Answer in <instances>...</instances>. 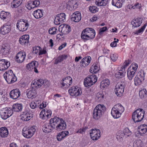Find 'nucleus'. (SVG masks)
Returning a JSON list of instances; mask_svg holds the SVG:
<instances>
[{"label": "nucleus", "mask_w": 147, "mask_h": 147, "mask_svg": "<svg viewBox=\"0 0 147 147\" xmlns=\"http://www.w3.org/2000/svg\"><path fill=\"white\" fill-rule=\"evenodd\" d=\"M108 0H96L95 3L98 6H106L108 3Z\"/></svg>", "instance_id": "nucleus-43"}, {"label": "nucleus", "mask_w": 147, "mask_h": 147, "mask_svg": "<svg viewBox=\"0 0 147 147\" xmlns=\"http://www.w3.org/2000/svg\"><path fill=\"white\" fill-rule=\"evenodd\" d=\"M54 129H55V128L49 123V124H45L43 126L42 129L43 132L46 133H48L51 132Z\"/></svg>", "instance_id": "nucleus-29"}, {"label": "nucleus", "mask_w": 147, "mask_h": 147, "mask_svg": "<svg viewBox=\"0 0 147 147\" xmlns=\"http://www.w3.org/2000/svg\"><path fill=\"white\" fill-rule=\"evenodd\" d=\"M66 126V122L63 119H61L60 122L55 127H56V130L60 131L65 129Z\"/></svg>", "instance_id": "nucleus-23"}, {"label": "nucleus", "mask_w": 147, "mask_h": 147, "mask_svg": "<svg viewBox=\"0 0 147 147\" xmlns=\"http://www.w3.org/2000/svg\"><path fill=\"white\" fill-rule=\"evenodd\" d=\"M4 77L9 84L14 83L17 80V78L13 71L10 69L5 72L3 74Z\"/></svg>", "instance_id": "nucleus-4"}, {"label": "nucleus", "mask_w": 147, "mask_h": 147, "mask_svg": "<svg viewBox=\"0 0 147 147\" xmlns=\"http://www.w3.org/2000/svg\"><path fill=\"white\" fill-rule=\"evenodd\" d=\"M27 128L30 132H31V133L33 136L36 131V127L35 126H33L29 127Z\"/></svg>", "instance_id": "nucleus-58"}, {"label": "nucleus", "mask_w": 147, "mask_h": 147, "mask_svg": "<svg viewBox=\"0 0 147 147\" xmlns=\"http://www.w3.org/2000/svg\"><path fill=\"white\" fill-rule=\"evenodd\" d=\"M124 110V107L121 104H117L114 105L112 108L111 114L114 118H118L121 117Z\"/></svg>", "instance_id": "nucleus-2"}, {"label": "nucleus", "mask_w": 147, "mask_h": 147, "mask_svg": "<svg viewBox=\"0 0 147 147\" xmlns=\"http://www.w3.org/2000/svg\"><path fill=\"white\" fill-rule=\"evenodd\" d=\"M147 26V24H145L140 29L134 32L135 34L138 35L139 33L142 32L145 29L146 26Z\"/></svg>", "instance_id": "nucleus-59"}, {"label": "nucleus", "mask_w": 147, "mask_h": 147, "mask_svg": "<svg viewBox=\"0 0 147 147\" xmlns=\"http://www.w3.org/2000/svg\"><path fill=\"white\" fill-rule=\"evenodd\" d=\"M20 116L21 119L24 121H28L32 117V115L30 114L28 112H23Z\"/></svg>", "instance_id": "nucleus-32"}, {"label": "nucleus", "mask_w": 147, "mask_h": 147, "mask_svg": "<svg viewBox=\"0 0 147 147\" xmlns=\"http://www.w3.org/2000/svg\"><path fill=\"white\" fill-rule=\"evenodd\" d=\"M89 36L91 39L94 38L96 34L95 30L91 28H88L84 30Z\"/></svg>", "instance_id": "nucleus-22"}, {"label": "nucleus", "mask_w": 147, "mask_h": 147, "mask_svg": "<svg viewBox=\"0 0 147 147\" xmlns=\"http://www.w3.org/2000/svg\"><path fill=\"white\" fill-rule=\"evenodd\" d=\"M66 15L62 13L57 15L55 18L54 23L55 25H59L65 21Z\"/></svg>", "instance_id": "nucleus-11"}, {"label": "nucleus", "mask_w": 147, "mask_h": 147, "mask_svg": "<svg viewBox=\"0 0 147 147\" xmlns=\"http://www.w3.org/2000/svg\"><path fill=\"white\" fill-rule=\"evenodd\" d=\"M22 133L23 136L27 138H30L33 136L31 133V132H30L27 128L26 127L23 128Z\"/></svg>", "instance_id": "nucleus-36"}, {"label": "nucleus", "mask_w": 147, "mask_h": 147, "mask_svg": "<svg viewBox=\"0 0 147 147\" xmlns=\"http://www.w3.org/2000/svg\"><path fill=\"white\" fill-rule=\"evenodd\" d=\"M44 110L45 111L46 113L47 114V117H48V118L50 117L52 114V111L50 109H44Z\"/></svg>", "instance_id": "nucleus-63"}, {"label": "nucleus", "mask_w": 147, "mask_h": 147, "mask_svg": "<svg viewBox=\"0 0 147 147\" xmlns=\"http://www.w3.org/2000/svg\"><path fill=\"white\" fill-rule=\"evenodd\" d=\"M125 73V71L121 69L116 73L115 76L116 78H121L124 76Z\"/></svg>", "instance_id": "nucleus-45"}, {"label": "nucleus", "mask_w": 147, "mask_h": 147, "mask_svg": "<svg viewBox=\"0 0 147 147\" xmlns=\"http://www.w3.org/2000/svg\"><path fill=\"white\" fill-rule=\"evenodd\" d=\"M29 36L28 35H26L22 36L19 39V43L22 45H26L29 43Z\"/></svg>", "instance_id": "nucleus-24"}, {"label": "nucleus", "mask_w": 147, "mask_h": 147, "mask_svg": "<svg viewBox=\"0 0 147 147\" xmlns=\"http://www.w3.org/2000/svg\"><path fill=\"white\" fill-rule=\"evenodd\" d=\"M143 81L136 76L134 79L135 85L136 86L140 85L141 84L142 81Z\"/></svg>", "instance_id": "nucleus-54"}, {"label": "nucleus", "mask_w": 147, "mask_h": 147, "mask_svg": "<svg viewBox=\"0 0 147 147\" xmlns=\"http://www.w3.org/2000/svg\"><path fill=\"white\" fill-rule=\"evenodd\" d=\"M34 1H29L27 3L26 5V7L28 9H30L32 8H34L35 7V6L34 5Z\"/></svg>", "instance_id": "nucleus-53"}, {"label": "nucleus", "mask_w": 147, "mask_h": 147, "mask_svg": "<svg viewBox=\"0 0 147 147\" xmlns=\"http://www.w3.org/2000/svg\"><path fill=\"white\" fill-rule=\"evenodd\" d=\"M131 60L129 59H128L127 60H125L121 67V69L125 71V68L131 63Z\"/></svg>", "instance_id": "nucleus-56"}, {"label": "nucleus", "mask_w": 147, "mask_h": 147, "mask_svg": "<svg viewBox=\"0 0 147 147\" xmlns=\"http://www.w3.org/2000/svg\"><path fill=\"white\" fill-rule=\"evenodd\" d=\"M10 15V13L8 12L2 11L0 12V18L3 20L8 18Z\"/></svg>", "instance_id": "nucleus-44"}, {"label": "nucleus", "mask_w": 147, "mask_h": 147, "mask_svg": "<svg viewBox=\"0 0 147 147\" xmlns=\"http://www.w3.org/2000/svg\"><path fill=\"white\" fill-rule=\"evenodd\" d=\"M34 17L36 19L41 18L43 16L42 12L41 10L37 9L33 13Z\"/></svg>", "instance_id": "nucleus-40"}, {"label": "nucleus", "mask_w": 147, "mask_h": 147, "mask_svg": "<svg viewBox=\"0 0 147 147\" xmlns=\"http://www.w3.org/2000/svg\"><path fill=\"white\" fill-rule=\"evenodd\" d=\"M60 83L63 87H68L72 83V79L70 76L66 77L62 79Z\"/></svg>", "instance_id": "nucleus-17"}, {"label": "nucleus", "mask_w": 147, "mask_h": 147, "mask_svg": "<svg viewBox=\"0 0 147 147\" xmlns=\"http://www.w3.org/2000/svg\"><path fill=\"white\" fill-rule=\"evenodd\" d=\"M70 5L71 6L72 5V3H71V1H69L68 2V3H67V2L65 1L63 2L61 4V6H60L61 7V8L63 10H65L67 8V7L68 6V5Z\"/></svg>", "instance_id": "nucleus-50"}, {"label": "nucleus", "mask_w": 147, "mask_h": 147, "mask_svg": "<svg viewBox=\"0 0 147 147\" xmlns=\"http://www.w3.org/2000/svg\"><path fill=\"white\" fill-rule=\"evenodd\" d=\"M110 84V81L108 79H106L102 80L100 84V88H107Z\"/></svg>", "instance_id": "nucleus-35"}, {"label": "nucleus", "mask_w": 147, "mask_h": 147, "mask_svg": "<svg viewBox=\"0 0 147 147\" xmlns=\"http://www.w3.org/2000/svg\"><path fill=\"white\" fill-rule=\"evenodd\" d=\"M26 53L25 52H19L16 56V61L18 63H22L25 59Z\"/></svg>", "instance_id": "nucleus-19"}, {"label": "nucleus", "mask_w": 147, "mask_h": 147, "mask_svg": "<svg viewBox=\"0 0 147 147\" xmlns=\"http://www.w3.org/2000/svg\"><path fill=\"white\" fill-rule=\"evenodd\" d=\"M147 133V125L145 124L140 125L138 128V131L135 133V135L137 137L142 136Z\"/></svg>", "instance_id": "nucleus-10"}, {"label": "nucleus", "mask_w": 147, "mask_h": 147, "mask_svg": "<svg viewBox=\"0 0 147 147\" xmlns=\"http://www.w3.org/2000/svg\"><path fill=\"white\" fill-rule=\"evenodd\" d=\"M11 30V24L9 23H7L1 26L0 29V32L1 34L5 35L9 33Z\"/></svg>", "instance_id": "nucleus-16"}, {"label": "nucleus", "mask_w": 147, "mask_h": 147, "mask_svg": "<svg viewBox=\"0 0 147 147\" xmlns=\"http://www.w3.org/2000/svg\"><path fill=\"white\" fill-rule=\"evenodd\" d=\"M100 131L99 129H91L90 131L91 138L93 140H97L100 136Z\"/></svg>", "instance_id": "nucleus-13"}, {"label": "nucleus", "mask_w": 147, "mask_h": 147, "mask_svg": "<svg viewBox=\"0 0 147 147\" xmlns=\"http://www.w3.org/2000/svg\"><path fill=\"white\" fill-rule=\"evenodd\" d=\"M36 88H32V89L27 91L26 95L28 98H32L33 97L35 96L37 92L35 89Z\"/></svg>", "instance_id": "nucleus-34"}, {"label": "nucleus", "mask_w": 147, "mask_h": 147, "mask_svg": "<svg viewBox=\"0 0 147 147\" xmlns=\"http://www.w3.org/2000/svg\"><path fill=\"white\" fill-rule=\"evenodd\" d=\"M63 119L57 116H55L54 118H51L50 121L51 124L55 128V127L61 121V119Z\"/></svg>", "instance_id": "nucleus-27"}, {"label": "nucleus", "mask_w": 147, "mask_h": 147, "mask_svg": "<svg viewBox=\"0 0 147 147\" xmlns=\"http://www.w3.org/2000/svg\"><path fill=\"white\" fill-rule=\"evenodd\" d=\"M10 49L9 45H2L1 48L0 52L3 55H7Z\"/></svg>", "instance_id": "nucleus-30"}, {"label": "nucleus", "mask_w": 147, "mask_h": 147, "mask_svg": "<svg viewBox=\"0 0 147 147\" xmlns=\"http://www.w3.org/2000/svg\"><path fill=\"white\" fill-rule=\"evenodd\" d=\"M144 111L142 109H138L134 111L132 115V119L135 123L141 121L143 119Z\"/></svg>", "instance_id": "nucleus-3"}, {"label": "nucleus", "mask_w": 147, "mask_h": 147, "mask_svg": "<svg viewBox=\"0 0 147 147\" xmlns=\"http://www.w3.org/2000/svg\"><path fill=\"white\" fill-rule=\"evenodd\" d=\"M69 135V132L68 131H62L57 134L56 139L58 141H61Z\"/></svg>", "instance_id": "nucleus-20"}, {"label": "nucleus", "mask_w": 147, "mask_h": 147, "mask_svg": "<svg viewBox=\"0 0 147 147\" xmlns=\"http://www.w3.org/2000/svg\"><path fill=\"white\" fill-rule=\"evenodd\" d=\"M42 85L44 86L47 87L49 86L50 84L49 81L47 80H44L40 79L37 80L36 81L32 82L31 86L32 88H36L37 89V88L40 87Z\"/></svg>", "instance_id": "nucleus-7"}, {"label": "nucleus", "mask_w": 147, "mask_h": 147, "mask_svg": "<svg viewBox=\"0 0 147 147\" xmlns=\"http://www.w3.org/2000/svg\"><path fill=\"white\" fill-rule=\"evenodd\" d=\"M22 0H14L11 3V6L14 8L19 7L22 3Z\"/></svg>", "instance_id": "nucleus-47"}, {"label": "nucleus", "mask_w": 147, "mask_h": 147, "mask_svg": "<svg viewBox=\"0 0 147 147\" xmlns=\"http://www.w3.org/2000/svg\"><path fill=\"white\" fill-rule=\"evenodd\" d=\"M90 11L92 13H95L98 11V9L96 6H90L89 7Z\"/></svg>", "instance_id": "nucleus-57"}, {"label": "nucleus", "mask_w": 147, "mask_h": 147, "mask_svg": "<svg viewBox=\"0 0 147 147\" xmlns=\"http://www.w3.org/2000/svg\"><path fill=\"white\" fill-rule=\"evenodd\" d=\"M9 134L8 131L5 127L0 128V136L1 138L7 137Z\"/></svg>", "instance_id": "nucleus-31"}, {"label": "nucleus", "mask_w": 147, "mask_h": 147, "mask_svg": "<svg viewBox=\"0 0 147 147\" xmlns=\"http://www.w3.org/2000/svg\"><path fill=\"white\" fill-rule=\"evenodd\" d=\"M22 108L23 106L21 104L16 103L13 105L11 110L13 113V111L20 112L22 111Z\"/></svg>", "instance_id": "nucleus-28"}, {"label": "nucleus", "mask_w": 147, "mask_h": 147, "mask_svg": "<svg viewBox=\"0 0 147 147\" xmlns=\"http://www.w3.org/2000/svg\"><path fill=\"white\" fill-rule=\"evenodd\" d=\"M29 25L27 20L21 19L18 21L16 26L20 31L23 32L27 30Z\"/></svg>", "instance_id": "nucleus-6"}, {"label": "nucleus", "mask_w": 147, "mask_h": 147, "mask_svg": "<svg viewBox=\"0 0 147 147\" xmlns=\"http://www.w3.org/2000/svg\"><path fill=\"white\" fill-rule=\"evenodd\" d=\"M125 84L122 82L118 83L116 85L115 91L118 96L120 97L124 92Z\"/></svg>", "instance_id": "nucleus-8"}, {"label": "nucleus", "mask_w": 147, "mask_h": 147, "mask_svg": "<svg viewBox=\"0 0 147 147\" xmlns=\"http://www.w3.org/2000/svg\"><path fill=\"white\" fill-rule=\"evenodd\" d=\"M131 132L129 129L128 128H126L124 129L123 132L121 133L119 137L121 138L122 136H124L128 137L131 135Z\"/></svg>", "instance_id": "nucleus-42"}, {"label": "nucleus", "mask_w": 147, "mask_h": 147, "mask_svg": "<svg viewBox=\"0 0 147 147\" xmlns=\"http://www.w3.org/2000/svg\"><path fill=\"white\" fill-rule=\"evenodd\" d=\"M145 73L144 71L141 70L139 71L136 76L141 80H144L145 79Z\"/></svg>", "instance_id": "nucleus-52"}, {"label": "nucleus", "mask_w": 147, "mask_h": 147, "mask_svg": "<svg viewBox=\"0 0 147 147\" xmlns=\"http://www.w3.org/2000/svg\"><path fill=\"white\" fill-rule=\"evenodd\" d=\"M100 67L96 64H93L91 66L90 69V72L91 73H96L99 70Z\"/></svg>", "instance_id": "nucleus-39"}, {"label": "nucleus", "mask_w": 147, "mask_h": 147, "mask_svg": "<svg viewBox=\"0 0 147 147\" xmlns=\"http://www.w3.org/2000/svg\"><path fill=\"white\" fill-rule=\"evenodd\" d=\"M57 29L55 27L50 28L49 30V33L51 34H54L56 33Z\"/></svg>", "instance_id": "nucleus-60"}, {"label": "nucleus", "mask_w": 147, "mask_h": 147, "mask_svg": "<svg viewBox=\"0 0 147 147\" xmlns=\"http://www.w3.org/2000/svg\"><path fill=\"white\" fill-rule=\"evenodd\" d=\"M138 68V64L135 63H133L131 64L128 69L131 70L136 73V71Z\"/></svg>", "instance_id": "nucleus-51"}, {"label": "nucleus", "mask_w": 147, "mask_h": 147, "mask_svg": "<svg viewBox=\"0 0 147 147\" xmlns=\"http://www.w3.org/2000/svg\"><path fill=\"white\" fill-rule=\"evenodd\" d=\"M135 73L129 69L127 71V77L129 80H131L134 77Z\"/></svg>", "instance_id": "nucleus-49"}, {"label": "nucleus", "mask_w": 147, "mask_h": 147, "mask_svg": "<svg viewBox=\"0 0 147 147\" xmlns=\"http://www.w3.org/2000/svg\"><path fill=\"white\" fill-rule=\"evenodd\" d=\"M67 57V55H62L59 56L55 61V64H57L61 63L64 60L66 59Z\"/></svg>", "instance_id": "nucleus-41"}, {"label": "nucleus", "mask_w": 147, "mask_h": 147, "mask_svg": "<svg viewBox=\"0 0 147 147\" xmlns=\"http://www.w3.org/2000/svg\"><path fill=\"white\" fill-rule=\"evenodd\" d=\"M10 63L5 59L0 60V71H3L7 69L10 66Z\"/></svg>", "instance_id": "nucleus-15"}, {"label": "nucleus", "mask_w": 147, "mask_h": 147, "mask_svg": "<svg viewBox=\"0 0 147 147\" xmlns=\"http://www.w3.org/2000/svg\"><path fill=\"white\" fill-rule=\"evenodd\" d=\"M13 113L11 109L10 108L7 110H2L0 112L1 118L4 119H6L11 116Z\"/></svg>", "instance_id": "nucleus-14"}, {"label": "nucleus", "mask_w": 147, "mask_h": 147, "mask_svg": "<svg viewBox=\"0 0 147 147\" xmlns=\"http://www.w3.org/2000/svg\"><path fill=\"white\" fill-rule=\"evenodd\" d=\"M81 19L80 13L79 11H76L73 13L71 16V19L76 22H78Z\"/></svg>", "instance_id": "nucleus-25"}, {"label": "nucleus", "mask_w": 147, "mask_h": 147, "mask_svg": "<svg viewBox=\"0 0 147 147\" xmlns=\"http://www.w3.org/2000/svg\"><path fill=\"white\" fill-rule=\"evenodd\" d=\"M106 110V108L103 105H97L94 109L93 117L95 120L99 119L104 114Z\"/></svg>", "instance_id": "nucleus-1"}, {"label": "nucleus", "mask_w": 147, "mask_h": 147, "mask_svg": "<svg viewBox=\"0 0 147 147\" xmlns=\"http://www.w3.org/2000/svg\"><path fill=\"white\" fill-rule=\"evenodd\" d=\"M81 36L82 39L84 41H86L88 40L91 39V38H90V37L86 34V33L84 30L82 31V32Z\"/></svg>", "instance_id": "nucleus-46"}, {"label": "nucleus", "mask_w": 147, "mask_h": 147, "mask_svg": "<svg viewBox=\"0 0 147 147\" xmlns=\"http://www.w3.org/2000/svg\"><path fill=\"white\" fill-rule=\"evenodd\" d=\"M91 60V58L90 56L84 57L80 61V65L84 67L86 66L89 64Z\"/></svg>", "instance_id": "nucleus-26"}, {"label": "nucleus", "mask_w": 147, "mask_h": 147, "mask_svg": "<svg viewBox=\"0 0 147 147\" xmlns=\"http://www.w3.org/2000/svg\"><path fill=\"white\" fill-rule=\"evenodd\" d=\"M47 115L44 109L40 112V117L42 119L46 120L48 119Z\"/></svg>", "instance_id": "nucleus-55"}, {"label": "nucleus", "mask_w": 147, "mask_h": 147, "mask_svg": "<svg viewBox=\"0 0 147 147\" xmlns=\"http://www.w3.org/2000/svg\"><path fill=\"white\" fill-rule=\"evenodd\" d=\"M125 0H112V5L117 8H120L122 7L123 3Z\"/></svg>", "instance_id": "nucleus-33"}, {"label": "nucleus", "mask_w": 147, "mask_h": 147, "mask_svg": "<svg viewBox=\"0 0 147 147\" xmlns=\"http://www.w3.org/2000/svg\"><path fill=\"white\" fill-rule=\"evenodd\" d=\"M88 128L87 127H84L81 128L79 129L77 132L76 133H80V134H83V132H85L86 130V129Z\"/></svg>", "instance_id": "nucleus-62"}, {"label": "nucleus", "mask_w": 147, "mask_h": 147, "mask_svg": "<svg viewBox=\"0 0 147 147\" xmlns=\"http://www.w3.org/2000/svg\"><path fill=\"white\" fill-rule=\"evenodd\" d=\"M139 95L141 98L142 99L147 95V91L145 89H144L140 91Z\"/></svg>", "instance_id": "nucleus-48"}, {"label": "nucleus", "mask_w": 147, "mask_h": 147, "mask_svg": "<svg viewBox=\"0 0 147 147\" xmlns=\"http://www.w3.org/2000/svg\"><path fill=\"white\" fill-rule=\"evenodd\" d=\"M97 80L96 76L94 74L89 75L84 79V84L86 87L89 88L94 84Z\"/></svg>", "instance_id": "nucleus-5"}, {"label": "nucleus", "mask_w": 147, "mask_h": 147, "mask_svg": "<svg viewBox=\"0 0 147 147\" xmlns=\"http://www.w3.org/2000/svg\"><path fill=\"white\" fill-rule=\"evenodd\" d=\"M40 100L38 99H36L31 102L30 104V107L32 109H34L40 105Z\"/></svg>", "instance_id": "nucleus-38"}, {"label": "nucleus", "mask_w": 147, "mask_h": 147, "mask_svg": "<svg viewBox=\"0 0 147 147\" xmlns=\"http://www.w3.org/2000/svg\"><path fill=\"white\" fill-rule=\"evenodd\" d=\"M41 50V48L39 46H37L33 47V53H34L37 54L38 52V51Z\"/></svg>", "instance_id": "nucleus-61"}, {"label": "nucleus", "mask_w": 147, "mask_h": 147, "mask_svg": "<svg viewBox=\"0 0 147 147\" xmlns=\"http://www.w3.org/2000/svg\"><path fill=\"white\" fill-rule=\"evenodd\" d=\"M60 28L61 29V32L62 34H68L71 30V28L70 26L66 24H64L63 25H60L59 28L60 30Z\"/></svg>", "instance_id": "nucleus-21"}, {"label": "nucleus", "mask_w": 147, "mask_h": 147, "mask_svg": "<svg viewBox=\"0 0 147 147\" xmlns=\"http://www.w3.org/2000/svg\"><path fill=\"white\" fill-rule=\"evenodd\" d=\"M38 63L36 61H33L28 64L26 66V68L29 71H34L36 73H38V71L37 68L38 67Z\"/></svg>", "instance_id": "nucleus-12"}, {"label": "nucleus", "mask_w": 147, "mask_h": 147, "mask_svg": "<svg viewBox=\"0 0 147 147\" xmlns=\"http://www.w3.org/2000/svg\"><path fill=\"white\" fill-rule=\"evenodd\" d=\"M69 94L72 96H77L82 93L81 89L78 87H72L68 90Z\"/></svg>", "instance_id": "nucleus-9"}, {"label": "nucleus", "mask_w": 147, "mask_h": 147, "mask_svg": "<svg viewBox=\"0 0 147 147\" xmlns=\"http://www.w3.org/2000/svg\"><path fill=\"white\" fill-rule=\"evenodd\" d=\"M142 20L140 18H137L131 22L133 26L137 27L140 26L142 23Z\"/></svg>", "instance_id": "nucleus-37"}, {"label": "nucleus", "mask_w": 147, "mask_h": 147, "mask_svg": "<svg viewBox=\"0 0 147 147\" xmlns=\"http://www.w3.org/2000/svg\"><path fill=\"white\" fill-rule=\"evenodd\" d=\"M21 95L20 90L18 89L12 90L9 93L10 97L13 99H16L19 98Z\"/></svg>", "instance_id": "nucleus-18"}, {"label": "nucleus", "mask_w": 147, "mask_h": 147, "mask_svg": "<svg viewBox=\"0 0 147 147\" xmlns=\"http://www.w3.org/2000/svg\"><path fill=\"white\" fill-rule=\"evenodd\" d=\"M110 57L113 61H115L117 59V56L116 54H111Z\"/></svg>", "instance_id": "nucleus-64"}]
</instances>
